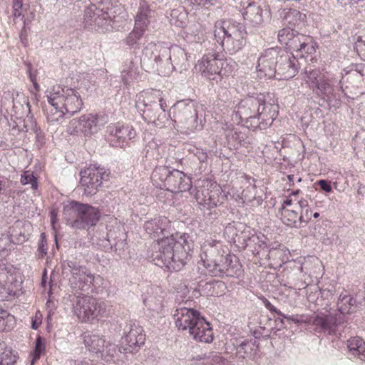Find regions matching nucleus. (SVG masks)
I'll return each mask as SVG.
<instances>
[{"instance_id":"obj_46","label":"nucleus","mask_w":365,"mask_h":365,"mask_svg":"<svg viewBox=\"0 0 365 365\" xmlns=\"http://www.w3.org/2000/svg\"><path fill=\"white\" fill-rule=\"evenodd\" d=\"M167 113H165V108H160V110L155 115V120L151 121L155 125L158 127H163L165 125V122L168 121Z\"/></svg>"},{"instance_id":"obj_44","label":"nucleus","mask_w":365,"mask_h":365,"mask_svg":"<svg viewBox=\"0 0 365 365\" xmlns=\"http://www.w3.org/2000/svg\"><path fill=\"white\" fill-rule=\"evenodd\" d=\"M143 36L144 34H141V31L133 29L125 38L124 41L127 46L133 48H138L140 45L139 41Z\"/></svg>"},{"instance_id":"obj_19","label":"nucleus","mask_w":365,"mask_h":365,"mask_svg":"<svg viewBox=\"0 0 365 365\" xmlns=\"http://www.w3.org/2000/svg\"><path fill=\"white\" fill-rule=\"evenodd\" d=\"M218 63H220L219 54L209 53L205 54L198 63L199 70L202 76L210 81H220V67Z\"/></svg>"},{"instance_id":"obj_28","label":"nucleus","mask_w":365,"mask_h":365,"mask_svg":"<svg viewBox=\"0 0 365 365\" xmlns=\"http://www.w3.org/2000/svg\"><path fill=\"white\" fill-rule=\"evenodd\" d=\"M200 325H197L192 329L189 333L195 341L210 343L213 340V332L210 324L206 319L202 318Z\"/></svg>"},{"instance_id":"obj_1","label":"nucleus","mask_w":365,"mask_h":365,"mask_svg":"<svg viewBox=\"0 0 365 365\" xmlns=\"http://www.w3.org/2000/svg\"><path fill=\"white\" fill-rule=\"evenodd\" d=\"M171 222L165 217L146 221L144 229L153 239L157 240L152 254L155 264L165 267L170 272L180 271L191 258L190 245L187 234L178 239L170 232Z\"/></svg>"},{"instance_id":"obj_37","label":"nucleus","mask_w":365,"mask_h":365,"mask_svg":"<svg viewBox=\"0 0 365 365\" xmlns=\"http://www.w3.org/2000/svg\"><path fill=\"white\" fill-rule=\"evenodd\" d=\"M304 74L307 78V82L308 83L310 88H314V86L325 76L319 68H313L311 66L305 67Z\"/></svg>"},{"instance_id":"obj_56","label":"nucleus","mask_w":365,"mask_h":365,"mask_svg":"<svg viewBox=\"0 0 365 365\" xmlns=\"http://www.w3.org/2000/svg\"><path fill=\"white\" fill-rule=\"evenodd\" d=\"M354 143L365 150V131H362L356 135L354 138Z\"/></svg>"},{"instance_id":"obj_9","label":"nucleus","mask_w":365,"mask_h":365,"mask_svg":"<svg viewBox=\"0 0 365 365\" xmlns=\"http://www.w3.org/2000/svg\"><path fill=\"white\" fill-rule=\"evenodd\" d=\"M143 60L147 58L152 61L153 67L162 75H168L173 71L175 66L170 62L171 51L168 48L150 43L143 49Z\"/></svg>"},{"instance_id":"obj_59","label":"nucleus","mask_w":365,"mask_h":365,"mask_svg":"<svg viewBox=\"0 0 365 365\" xmlns=\"http://www.w3.org/2000/svg\"><path fill=\"white\" fill-rule=\"evenodd\" d=\"M9 317V313L3 309H0V331L6 329V318Z\"/></svg>"},{"instance_id":"obj_35","label":"nucleus","mask_w":365,"mask_h":365,"mask_svg":"<svg viewBox=\"0 0 365 365\" xmlns=\"http://www.w3.org/2000/svg\"><path fill=\"white\" fill-rule=\"evenodd\" d=\"M356 300L350 295L341 294L337 304V310L339 314H343L345 319V314L351 312V307L354 305Z\"/></svg>"},{"instance_id":"obj_10","label":"nucleus","mask_w":365,"mask_h":365,"mask_svg":"<svg viewBox=\"0 0 365 365\" xmlns=\"http://www.w3.org/2000/svg\"><path fill=\"white\" fill-rule=\"evenodd\" d=\"M170 112L173 113V120L175 123L183 125L189 130L197 128V104L194 101H179L171 107Z\"/></svg>"},{"instance_id":"obj_58","label":"nucleus","mask_w":365,"mask_h":365,"mask_svg":"<svg viewBox=\"0 0 365 365\" xmlns=\"http://www.w3.org/2000/svg\"><path fill=\"white\" fill-rule=\"evenodd\" d=\"M344 71H345L346 76L342 77V79L339 81V83H341L342 81H346V83H349L353 87H358L359 83H358L356 85L354 84V83L355 82V78L351 77L350 70L346 71V69H344Z\"/></svg>"},{"instance_id":"obj_64","label":"nucleus","mask_w":365,"mask_h":365,"mask_svg":"<svg viewBox=\"0 0 365 365\" xmlns=\"http://www.w3.org/2000/svg\"><path fill=\"white\" fill-rule=\"evenodd\" d=\"M242 133H238L237 131H235L232 134V138L233 140H235L238 142V143H240L242 140H244V137L243 135H241Z\"/></svg>"},{"instance_id":"obj_31","label":"nucleus","mask_w":365,"mask_h":365,"mask_svg":"<svg viewBox=\"0 0 365 365\" xmlns=\"http://www.w3.org/2000/svg\"><path fill=\"white\" fill-rule=\"evenodd\" d=\"M312 89L316 95L322 96L323 98H326L327 101H331L335 98L333 85L326 76L322 78Z\"/></svg>"},{"instance_id":"obj_33","label":"nucleus","mask_w":365,"mask_h":365,"mask_svg":"<svg viewBox=\"0 0 365 365\" xmlns=\"http://www.w3.org/2000/svg\"><path fill=\"white\" fill-rule=\"evenodd\" d=\"M171 51V60L170 62L173 63V70L176 68H185L187 61V53L184 49L176 46Z\"/></svg>"},{"instance_id":"obj_13","label":"nucleus","mask_w":365,"mask_h":365,"mask_svg":"<svg viewBox=\"0 0 365 365\" xmlns=\"http://www.w3.org/2000/svg\"><path fill=\"white\" fill-rule=\"evenodd\" d=\"M106 123L104 116L100 115L86 114L78 119L73 118L68 125L67 131L71 135L83 133L90 136L96 133Z\"/></svg>"},{"instance_id":"obj_3","label":"nucleus","mask_w":365,"mask_h":365,"mask_svg":"<svg viewBox=\"0 0 365 365\" xmlns=\"http://www.w3.org/2000/svg\"><path fill=\"white\" fill-rule=\"evenodd\" d=\"M257 68L269 78L289 79L297 73L299 63L292 52L274 47L262 53Z\"/></svg>"},{"instance_id":"obj_14","label":"nucleus","mask_w":365,"mask_h":365,"mask_svg":"<svg viewBox=\"0 0 365 365\" xmlns=\"http://www.w3.org/2000/svg\"><path fill=\"white\" fill-rule=\"evenodd\" d=\"M81 185L84 189V193L87 195H92L96 192L98 187L102 185L103 180L108 178L106 170L96 165H90L88 168L81 170Z\"/></svg>"},{"instance_id":"obj_6","label":"nucleus","mask_w":365,"mask_h":365,"mask_svg":"<svg viewBox=\"0 0 365 365\" xmlns=\"http://www.w3.org/2000/svg\"><path fill=\"white\" fill-rule=\"evenodd\" d=\"M63 217L74 229L88 230L97 224L101 214L97 207L73 200L63 206Z\"/></svg>"},{"instance_id":"obj_48","label":"nucleus","mask_w":365,"mask_h":365,"mask_svg":"<svg viewBox=\"0 0 365 365\" xmlns=\"http://www.w3.org/2000/svg\"><path fill=\"white\" fill-rule=\"evenodd\" d=\"M264 306L265 307L269 310L272 313H275L277 314L278 316H280L283 318H286L287 319H289V320H292L294 322H298L297 320H295L293 317V316H287L284 314H283L280 310H279L278 309H277L274 305H272L271 304L270 302H269L267 299H264Z\"/></svg>"},{"instance_id":"obj_60","label":"nucleus","mask_w":365,"mask_h":365,"mask_svg":"<svg viewBox=\"0 0 365 365\" xmlns=\"http://www.w3.org/2000/svg\"><path fill=\"white\" fill-rule=\"evenodd\" d=\"M26 66V73L29 75L30 81L32 83H35L36 81V74L32 71V65L30 62L25 63Z\"/></svg>"},{"instance_id":"obj_24","label":"nucleus","mask_w":365,"mask_h":365,"mask_svg":"<svg viewBox=\"0 0 365 365\" xmlns=\"http://www.w3.org/2000/svg\"><path fill=\"white\" fill-rule=\"evenodd\" d=\"M16 269L11 264H0V297H6L10 294V289L7 286L15 280Z\"/></svg>"},{"instance_id":"obj_51","label":"nucleus","mask_w":365,"mask_h":365,"mask_svg":"<svg viewBox=\"0 0 365 365\" xmlns=\"http://www.w3.org/2000/svg\"><path fill=\"white\" fill-rule=\"evenodd\" d=\"M45 340L40 336H38L36 339V346H35V351H34V359H39L41 354L45 350Z\"/></svg>"},{"instance_id":"obj_43","label":"nucleus","mask_w":365,"mask_h":365,"mask_svg":"<svg viewBox=\"0 0 365 365\" xmlns=\"http://www.w3.org/2000/svg\"><path fill=\"white\" fill-rule=\"evenodd\" d=\"M207 262V258L198 262L197 264H195L190 272V278L191 280H197L200 279L202 275H207L208 272L206 266L204 264Z\"/></svg>"},{"instance_id":"obj_40","label":"nucleus","mask_w":365,"mask_h":365,"mask_svg":"<svg viewBox=\"0 0 365 365\" xmlns=\"http://www.w3.org/2000/svg\"><path fill=\"white\" fill-rule=\"evenodd\" d=\"M94 279V275L89 270H88L87 273H85L83 274V276L79 277L77 278V279H74L73 283L80 289L87 290L90 287L91 284H93Z\"/></svg>"},{"instance_id":"obj_11","label":"nucleus","mask_w":365,"mask_h":365,"mask_svg":"<svg viewBox=\"0 0 365 365\" xmlns=\"http://www.w3.org/2000/svg\"><path fill=\"white\" fill-rule=\"evenodd\" d=\"M74 313L78 319L86 322L92 320L106 313V304L91 296H78L75 305Z\"/></svg>"},{"instance_id":"obj_30","label":"nucleus","mask_w":365,"mask_h":365,"mask_svg":"<svg viewBox=\"0 0 365 365\" xmlns=\"http://www.w3.org/2000/svg\"><path fill=\"white\" fill-rule=\"evenodd\" d=\"M151 10L145 2L141 3L138 11L135 16L134 28L138 31H141V34H145V32L148 29L150 24V14Z\"/></svg>"},{"instance_id":"obj_2","label":"nucleus","mask_w":365,"mask_h":365,"mask_svg":"<svg viewBox=\"0 0 365 365\" xmlns=\"http://www.w3.org/2000/svg\"><path fill=\"white\" fill-rule=\"evenodd\" d=\"M234 112L249 129L265 130L278 115V105L267 102L263 93L248 95L235 106Z\"/></svg>"},{"instance_id":"obj_36","label":"nucleus","mask_w":365,"mask_h":365,"mask_svg":"<svg viewBox=\"0 0 365 365\" xmlns=\"http://www.w3.org/2000/svg\"><path fill=\"white\" fill-rule=\"evenodd\" d=\"M280 212L282 216V222L287 226L294 228H300L304 227V225L299 224V215L296 210L289 209Z\"/></svg>"},{"instance_id":"obj_47","label":"nucleus","mask_w":365,"mask_h":365,"mask_svg":"<svg viewBox=\"0 0 365 365\" xmlns=\"http://www.w3.org/2000/svg\"><path fill=\"white\" fill-rule=\"evenodd\" d=\"M119 349L120 347H118L116 344L106 341V346H104L103 350V357H114L117 355L118 352H120Z\"/></svg>"},{"instance_id":"obj_21","label":"nucleus","mask_w":365,"mask_h":365,"mask_svg":"<svg viewBox=\"0 0 365 365\" xmlns=\"http://www.w3.org/2000/svg\"><path fill=\"white\" fill-rule=\"evenodd\" d=\"M244 26L242 24L230 19L217 21L215 24V38L219 43L223 42L238 30H243Z\"/></svg>"},{"instance_id":"obj_25","label":"nucleus","mask_w":365,"mask_h":365,"mask_svg":"<svg viewBox=\"0 0 365 365\" xmlns=\"http://www.w3.org/2000/svg\"><path fill=\"white\" fill-rule=\"evenodd\" d=\"M281 15L284 24L287 25V27H290L291 29L297 27L301 29L304 26L307 16L305 14L301 13L299 10L295 9H284Z\"/></svg>"},{"instance_id":"obj_61","label":"nucleus","mask_w":365,"mask_h":365,"mask_svg":"<svg viewBox=\"0 0 365 365\" xmlns=\"http://www.w3.org/2000/svg\"><path fill=\"white\" fill-rule=\"evenodd\" d=\"M287 178L289 180V186H294L295 182H301L302 180V178L299 176V175H288Z\"/></svg>"},{"instance_id":"obj_39","label":"nucleus","mask_w":365,"mask_h":365,"mask_svg":"<svg viewBox=\"0 0 365 365\" xmlns=\"http://www.w3.org/2000/svg\"><path fill=\"white\" fill-rule=\"evenodd\" d=\"M64 269L67 267L70 269V272L72 274V279H77L81 276H83L85 273H87V268L84 266H81L76 261L67 260L63 262Z\"/></svg>"},{"instance_id":"obj_8","label":"nucleus","mask_w":365,"mask_h":365,"mask_svg":"<svg viewBox=\"0 0 365 365\" xmlns=\"http://www.w3.org/2000/svg\"><path fill=\"white\" fill-rule=\"evenodd\" d=\"M277 38L278 41L282 45H284L287 50L299 52L302 56L316 52L317 46L312 36L301 34L290 27L279 30Z\"/></svg>"},{"instance_id":"obj_55","label":"nucleus","mask_w":365,"mask_h":365,"mask_svg":"<svg viewBox=\"0 0 365 365\" xmlns=\"http://www.w3.org/2000/svg\"><path fill=\"white\" fill-rule=\"evenodd\" d=\"M125 247L126 242L124 240H119L111 245V248H114V252L119 256L123 254Z\"/></svg>"},{"instance_id":"obj_42","label":"nucleus","mask_w":365,"mask_h":365,"mask_svg":"<svg viewBox=\"0 0 365 365\" xmlns=\"http://www.w3.org/2000/svg\"><path fill=\"white\" fill-rule=\"evenodd\" d=\"M161 108V103L159 105H153L150 106H146L143 109H138L141 113L143 118L149 123L152 120H155V115L158 114Z\"/></svg>"},{"instance_id":"obj_34","label":"nucleus","mask_w":365,"mask_h":365,"mask_svg":"<svg viewBox=\"0 0 365 365\" xmlns=\"http://www.w3.org/2000/svg\"><path fill=\"white\" fill-rule=\"evenodd\" d=\"M138 73L139 71L138 67L135 65L133 61H130L125 63L124 68L121 71L122 80L125 85H128L133 80L136 79Z\"/></svg>"},{"instance_id":"obj_20","label":"nucleus","mask_w":365,"mask_h":365,"mask_svg":"<svg viewBox=\"0 0 365 365\" xmlns=\"http://www.w3.org/2000/svg\"><path fill=\"white\" fill-rule=\"evenodd\" d=\"M135 136L133 128L128 125H118L110 128V140L114 146L123 148Z\"/></svg>"},{"instance_id":"obj_5","label":"nucleus","mask_w":365,"mask_h":365,"mask_svg":"<svg viewBox=\"0 0 365 365\" xmlns=\"http://www.w3.org/2000/svg\"><path fill=\"white\" fill-rule=\"evenodd\" d=\"M48 102L53 107L48 114V121L58 122L66 114L70 116L80 111L83 106L81 95L74 88L64 87L48 96Z\"/></svg>"},{"instance_id":"obj_57","label":"nucleus","mask_w":365,"mask_h":365,"mask_svg":"<svg viewBox=\"0 0 365 365\" xmlns=\"http://www.w3.org/2000/svg\"><path fill=\"white\" fill-rule=\"evenodd\" d=\"M315 184L319 187L322 191L330 192L332 190L330 182L327 180H317Z\"/></svg>"},{"instance_id":"obj_16","label":"nucleus","mask_w":365,"mask_h":365,"mask_svg":"<svg viewBox=\"0 0 365 365\" xmlns=\"http://www.w3.org/2000/svg\"><path fill=\"white\" fill-rule=\"evenodd\" d=\"M232 257L230 255H218L215 259L207 258V262L204 264L212 277H235L239 276L241 269H235V265L232 264Z\"/></svg>"},{"instance_id":"obj_45","label":"nucleus","mask_w":365,"mask_h":365,"mask_svg":"<svg viewBox=\"0 0 365 365\" xmlns=\"http://www.w3.org/2000/svg\"><path fill=\"white\" fill-rule=\"evenodd\" d=\"M350 74L351 77L355 78L354 85L360 83L362 81L363 76H365V64L358 63L351 66Z\"/></svg>"},{"instance_id":"obj_63","label":"nucleus","mask_w":365,"mask_h":365,"mask_svg":"<svg viewBox=\"0 0 365 365\" xmlns=\"http://www.w3.org/2000/svg\"><path fill=\"white\" fill-rule=\"evenodd\" d=\"M250 240L255 242V240H257L259 242V247L264 249L267 247V244L264 241H262L259 239L258 236L252 235L251 237L249 238Z\"/></svg>"},{"instance_id":"obj_41","label":"nucleus","mask_w":365,"mask_h":365,"mask_svg":"<svg viewBox=\"0 0 365 365\" xmlns=\"http://www.w3.org/2000/svg\"><path fill=\"white\" fill-rule=\"evenodd\" d=\"M220 67V81L223 76L232 75L234 72L235 62L232 59L220 58V63H218Z\"/></svg>"},{"instance_id":"obj_53","label":"nucleus","mask_w":365,"mask_h":365,"mask_svg":"<svg viewBox=\"0 0 365 365\" xmlns=\"http://www.w3.org/2000/svg\"><path fill=\"white\" fill-rule=\"evenodd\" d=\"M21 182L23 185L31 184L32 188L37 186L36 178L32 174H28L27 173L21 175Z\"/></svg>"},{"instance_id":"obj_38","label":"nucleus","mask_w":365,"mask_h":365,"mask_svg":"<svg viewBox=\"0 0 365 365\" xmlns=\"http://www.w3.org/2000/svg\"><path fill=\"white\" fill-rule=\"evenodd\" d=\"M64 269L67 267L70 269V272L72 274V279H77L81 276H83L85 273H87V268L84 266H81L76 261L67 260L63 262Z\"/></svg>"},{"instance_id":"obj_22","label":"nucleus","mask_w":365,"mask_h":365,"mask_svg":"<svg viewBox=\"0 0 365 365\" xmlns=\"http://www.w3.org/2000/svg\"><path fill=\"white\" fill-rule=\"evenodd\" d=\"M161 103V108H166L167 104L162 96V92L159 90L150 89L143 91L137 96L136 108L137 109H143L146 106L153 105H159Z\"/></svg>"},{"instance_id":"obj_18","label":"nucleus","mask_w":365,"mask_h":365,"mask_svg":"<svg viewBox=\"0 0 365 365\" xmlns=\"http://www.w3.org/2000/svg\"><path fill=\"white\" fill-rule=\"evenodd\" d=\"M343 314L338 312L329 314L318 313L313 319V324L318 331H323L328 334H334L338 325L344 322Z\"/></svg>"},{"instance_id":"obj_17","label":"nucleus","mask_w":365,"mask_h":365,"mask_svg":"<svg viewBox=\"0 0 365 365\" xmlns=\"http://www.w3.org/2000/svg\"><path fill=\"white\" fill-rule=\"evenodd\" d=\"M175 324L178 330L187 331L190 333L192 329L200 325L202 317L200 312L193 308L178 307L173 313Z\"/></svg>"},{"instance_id":"obj_62","label":"nucleus","mask_w":365,"mask_h":365,"mask_svg":"<svg viewBox=\"0 0 365 365\" xmlns=\"http://www.w3.org/2000/svg\"><path fill=\"white\" fill-rule=\"evenodd\" d=\"M16 361L14 356L7 358H1L0 359V365H12Z\"/></svg>"},{"instance_id":"obj_27","label":"nucleus","mask_w":365,"mask_h":365,"mask_svg":"<svg viewBox=\"0 0 365 365\" xmlns=\"http://www.w3.org/2000/svg\"><path fill=\"white\" fill-rule=\"evenodd\" d=\"M242 16L245 21L254 27L261 25L264 21L263 9L255 2L250 3L244 9Z\"/></svg>"},{"instance_id":"obj_4","label":"nucleus","mask_w":365,"mask_h":365,"mask_svg":"<svg viewBox=\"0 0 365 365\" xmlns=\"http://www.w3.org/2000/svg\"><path fill=\"white\" fill-rule=\"evenodd\" d=\"M124 12L120 5H106L102 1L97 4L91 2L85 10L83 24L86 29L98 32H106L118 26L122 21Z\"/></svg>"},{"instance_id":"obj_26","label":"nucleus","mask_w":365,"mask_h":365,"mask_svg":"<svg viewBox=\"0 0 365 365\" xmlns=\"http://www.w3.org/2000/svg\"><path fill=\"white\" fill-rule=\"evenodd\" d=\"M83 343L88 349L96 354L98 357H103L104 346L106 340L98 334L91 332H85L83 334Z\"/></svg>"},{"instance_id":"obj_7","label":"nucleus","mask_w":365,"mask_h":365,"mask_svg":"<svg viewBox=\"0 0 365 365\" xmlns=\"http://www.w3.org/2000/svg\"><path fill=\"white\" fill-rule=\"evenodd\" d=\"M151 179L157 187L173 193L187 191L192 187L189 176L177 169L170 170L165 166L156 167L153 171Z\"/></svg>"},{"instance_id":"obj_23","label":"nucleus","mask_w":365,"mask_h":365,"mask_svg":"<svg viewBox=\"0 0 365 365\" xmlns=\"http://www.w3.org/2000/svg\"><path fill=\"white\" fill-rule=\"evenodd\" d=\"M247 36V32L245 26H244L243 30H238L235 34H233L223 41V42L220 43V45L225 51H227L230 54H234L245 46Z\"/></svg>"},{"instance_id":"obj_15","label":"nucleus","mask_w":365,"mask_h":365,"mask_svg":"<svg viewBox=\"0 0 365 365\" xmlns=\"http://www.w3.org/2000/svg\"><path fill=\"white\" fill-rule=\"evenodd\" d=\"M222 189L216 182L207 180L202 181L201 187H198L195 193L197 203L208 209L216 207L220 202Z\"/></svg>"},{"instance_id":"obj_32","label":"nucleus","mask_w":365,"mask_h":365,"mask_svg":"<svg viewBox=\"0 0 365 365\" xmlns=\"http://www.w3.org/2000/svg\"><path fill=\"white\" fill-rule=\"evenodd\" d=\"M347 346L353 355L365 361V343L360 337H354L347 341Z\"/></svg>"},{"instance_id":"obj_29","label":"nucleus","mask_w":365,"mask_h":365,"mask_svg":"<svg viewBox=\"0 0 365 365\" xmlns=\"http://www.w3.org/2000/svg\"><path fill=\"white\" fill-rule=\"evenodd\" d=\"M259 351V343L256 339H245L236 347V353L243 359L255 358Z\"/></svg>"},{"instance_id":"obj_52","label":"nucleus","mask_w":365,"mask_h":365,"mask_svg":"<svg viewBox=\"0 0 365 365\" xmlns=\"http://www.w3.org/2000/svg\"><path fill=\"white\" fill-rule=\"evenodd\" d=\"M23 0H13V16L17 19L23 16Z\"/></svg>"},{"instance_id":"obj_54","label":"nucleus","mask_w":365,"mask_h":365,"mask_svg":"<svg viewBox=\"0 0 365 365\" xmlns=\"http://www.w3.org/2000/svg\"><path fill=\"white\" fill-rule=\"evenodd\" d=\"M312 217V211L309 207L301 210V214L299 217V224L302 225H307L311 220Z\"/></svg>"},{"instance_id":"obj_50","label":"nucleus","mask_w":365,"mask_h":365,"mask_svg":"<svg viewBox=\"0 0 365 365\" xmlns=\"http://www.w3.org/2000/svg\"><path fill=\"white\" fill-rule=\"evenodd\" d=\"M354 49L360 56L365 57V35L357 37Z\"/></svg>"},{"instance_id":"obj_12","label":"nucleus","mask_w":365,"mask_h":365,"mask_svg":"<svg viewBox=\"0 0 365 365\" xmlns=\"http://www.w3.org/2000/svg\"><path fill=\"white\" fill-rule=\"evenodd\" d=\"M124 336L120 346V353H137L144 345L145 334L143 327L135 322L129 321L123 328Z\"/></svg>"},{"instance_id":"obj_49","label":"nucleus","mask_w":365,"mask_h":365,"mask_svg":"<svg viewBox=\"0 0 365 365\" xmlns=\"http://www.w3.org/2000/svg\"><path fill=\"white\" fill-rule=\"evenodd\" d=\"M38 256L41 258L44 257L47 254V241L44 233H41V239L38 243Z\"/></svg>"}]
</instances>
